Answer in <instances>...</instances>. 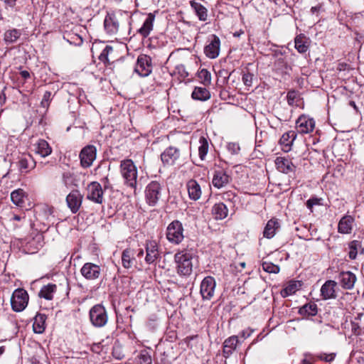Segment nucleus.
Here are the masks:
<instances>
[{
	"instance_id": "nucleus-40",
	"label": "nucleus",
	"mask_w": 364,
	"mask_h": 364,
	"mask_svg": "<svg viewBox=\"0 0 364 364\" xmlns=\"http://www.w3.org/2000/svg\"><path fill=\"white\" fill-rule=\"evenodd\" d=\"M361 248V242L358 240H353L349 243V257L351 259H355L358 250Z\"/></svg>"
},
{
	"instance_id": "nucleus-31",
	"label": "nucleus",
	"mask_w": 364,
	"mask_h": 364,
	"mask_svg": "<svg viewBox=\"0 0 364 364\" xmlns=\"http://www.w3.org/2000/svg\"><path fill=\"white\" fill-rule=\"evenodd\" d=\"M228 209L223 203L215 204L212 208V214L216 220L225 218L228 216Z\"/></svg>"
},
{
	"instance_id": "nucleus-33",
	"label": "nucleus",
	"mask_w": 364,
	"mask_h": 364,
	"mask_svg": "<svg viewBox=\"0 0 364 364\" xmlns=\"http://www.w3.org/2000/svg\"><path fill=\"white\" fill-rule=\"evenodd\" d=\"M46 316L45 314H38L34 318L33 324V331L36 333H41L45 330Z\"/></svg>"
},
{
	"instance_id": "nucleus-24",
	"label": "nucleus",
	"mask_w": 364,
	"mask_h": 364,
	"mask_svg": "<svg viewBox=\"0 0 364 364\" xmlns=\"http://www.w3.org/2000/svg\"><path fill=\"white\" fill-rule=\"evenodd\" d=\"M238 343L237 336H232L225 340L223 343V355L228 358L236 349Z\"/></svg>"
},
{
	"instance_id": "nucleus-26",
	"label": "nucleus",
	"mask_w": 364,
	"mask_h": 364,
	"mask_svg": "<svg viewBox=\"0 0 364 364\" xmlns=\"http://www.w3.org/2000/svg\"><path fill=\"white\" fill-rule=\"evenodd\" d=\"M187 189L191 199L197 200L200 198L201 190L200 185L195 180H190L187 183Z\"/></svg>"
},
{
	"instance_id": "nucleus-29",
	"label": "nucleus",
	"mask_w": 364,
	"mask_h": 364,
	"mask_svg": "<svg viewBox=\"0 0 364 364\" xmlns=\"http://www.w3.org/2000/svg\"><path fill=\"white\" fill-rule=\"evenodd\" d=\"M279 223L277 221V220H274V219L269 220L267 222L266 226L264 227V229L263 231L264 237L266 238H268V239L272 238L274 236L276 231L279 229Z\"/></svg>"
},
{
	"instance_id": "nucleus-57",
	"label": "nucleus",
	"mask_w": 364,
	"mask_h": 364,
	"mask_svg": "<svg viewBox=\"0 0 364 364\" xmlns=\"http://www.w3.org/2000/svg\"><path fill=\"white\" fill-rule=\"evenodd\" d=\"M177 70H178V72H181L183 71L184 72V74H182V75H183L184 77H186L188 75V73L185 72L184 70V66L183 65H179L176 67Z\"/></svg>"
},
{
	"instance_id": "nucleus-59",
	"label": "nucleus",
	"mask_w": 364,
	"mask_h": 364,
	"mask_svg": "<svg viewBox=\"0 0 364 364\" xmlns=\"http://www.w3.org/2000/svg\"><path fill=\"white\" fill-rule=\"evenodd\" d=\"M50 96H51V92H48V91L44 93V95H43V101H48L50 97Z\"/></svg>"
},
{
	"instance_id": "nucleus-25",
	"label": "nucleus",
	"mask_w": 364,
	"mask_h": 364,
	"mask_svg": "<svg viewBox=\"0 0 364 364\" xmlns=\"http://www.w3.org/2000/svg\"><path fill=\"white\" fill-rule=\"evenodd\" d=\"M26 198V193L21 188L16 189L11 193V200L12 203L18 207H23L24 205Z\"/></svg>"
},
{
	"instance_id": "nucleus-62",
	"label": "nucleus",
	"mask_w": 364,
	"mask_h": 364,
	"mask_svg": "<svg viewBox=\"0 0 364 364\" xmlns=\"http://www.w3.org/2000/svg\"><path fill=\"white\" fill-rule=\"evenodd\" d=\"M143 255H144V251H143V250H140L139 252H138L137 256L138 257H141Z\"/></svg>"
},
{
	"instance_id": "nucleus-3",
	"label": "nucleus",
	"mask_w": 364,
	"mask_h": 364,
	"mask_svg": "<svg viewBox=\"0 0 364 364\" xmlns=\"http://www.w3.org/2000/svg\"><path fill=\"white\" fill-rule=\"evenodd\" d=\"M29 296L28 292L21 288L14 290L11 298V309L15 312L23 311L28 306Z\"/></svg>"
},
{
	"instance_id": "nucleus-14",
	"label": "nucleus",
	"mask_w": 364,
	"mask_h": 364,
	"mask_svg": "<svg viewBox=\"0 0 364 364\" xmlns=\"http://www.w3.org/2000/svg\"><path fill=\"white\" fill-rule=\"evenodd\" d=\"M82 196L77 190L72 191L66 197V203L73 213H76L82 202Z\"/></svg>"
},
{
	"instance_id": "nucleus-38",
	"label": "nucleus",
	"mask_w": 364,
	"mask_h": 364,
	"mask_svg": "<svg viewBox=\"0 0 364 364\" xmlns=\"http://www.w3.org/2000/svg\"><path fill=\"white\" fill-rule=\"evenodd\" d=\"M21 32L17 29L8 30L4 33V41L7 43H13L20 37Z\"/></svg>"
},
{
	"instance_id": "nucleus-46",
	"label": "nucleus",
	"mask_w": 364,
	"mask_h": 364,
	"mask_svg": "<svg viewBox=\"0 0 364 364\" xmlns=\"http://www.w3.org/2000/svg\"><path fill=\"white\" fill-rule=\"evenodd\" d=\"M153 24H142V26L138 29V32L143 36L146 37L153 29Z\"/></svg>"
},
{
	"instance_id": "nucleus-58",
	"label": "nucleus",
	"mask_w": 364,
	"mask_h": 364,
	"mask_svg": "<svg viewBox=\"0 0 364 364\" xmlns=\"http://www.w3.org/2000/svg\"><path fill=\"white\" fill-rule=\"evenodd\" d=\"M22 77L27 79L30 77V73L27 70H23L20 73Z\"/></svg>"
},
{
	"instance_id": "nucleus-56",
	"label": "nucleus",
	"mask_w": 364,
	"mask_h": 364,
	"mask_svg": "<svg viewBox=\"0 0 364 364\" xmlns=\"http://www.w3.org/2000/svg\"><path fill=\"white\" fill-rule=\"evenodd\" d=\"M6 95L4 91L0 92V105H3L6 102Z\"/></svg>"
},
{
	"instance_id": "nucleus-20",
	"label": "nucleus",
	"mask_w": 364,
	"mask_h": 364,
	"mask_svg": "<svg viewBox=\"0 0 364 364\" xmlns=\"http://www.w3.org/2000/svg\"><path fill=\"white\" fill-rule=\"evenodd\" d=\"M274 162L277 169L283 173L289 174L295 172L296 166L288 159L279 156L276 158Z\"/></svg>"
},
{
	"instance_id": "nucleus-17",
	"label": "nucleus",
	"mask_w": 364,
	"mask_h": 364,
	"mask_svg": "<svg viewBox=\"0 0 364 364\" xmlns=\"http://www.w3.org/2000/svg\"><path fill=\"white\" fill-rule=\"evenodd\" d=\"M337 282L333 280H327L321 287V296L323 300L336 299L337 296L336 288Z\"/></svg>"
},
{
	"instance_id": "nucleus-61",
	"label": "nucleus",
	"mask_w": 364,
	"mask_h": 364,
	"mask_svg": "<svg viewBox=\"0 0 364 364\" xmlns=\"http://www.w3.org/2000/svg\"><path fill=\"white\" fill-rule=\"evenodd\" d=\"M22 219V218L19 215H14V217H13V220H16V221H19Z\"/></svg>"
},
{
	"instance_id": "nucleus-4",
	"label": "nucleus",
	"mask_w": 364,
	"mask_h": 364,
	"mask_svg": "<svg viewBox=\"0 0 364 364\" xmlns=\"http://www.w3.org/2000/svg\"><path fill=\"white\" fill-rule=\"evenodd\" d=\"M183 227L182 223L178 220H173L166 228V238L173 244L181 243L183 238Z\"/></svg>"
},
{
	"instance_id": "nucleus-19",
	"label": "nucleus",
	"mask_w": 364,
	"mask_h": 364,
	"mask_svg": "<svg viewBox=\"0 0 364 364\" xmlns=\"http://www.w3.org/2000/svg\"><path fill=\"white\" fill-rule=\"evenodd\" d=\"M355 225V218L346 215L341 218L338 224V232L341 234H350Z\"/></svg>"
},
{
	"instance_id": "nucleus-60",
	"label": "nucleus",
	"mask_w": 364,
	"mask_h": 364,
	"mask_svg": "<svg viewBox=\"0 0 364 364\" xmlns=\"http://www.w3.org/2000/svg\"><path fill=\"white\" fill-rule=\"evenodd\" d=\"M243 33H244V31L240 29L239 31H235V33H233V36L235 37H240Z\"/></svg>"
},
{
	"instance_id": "nucleus-47",
	"label": "nucleus",
	"mask_w": 364,
	"mask_h": 364,
	"mask_svg": "<svg viewBox=\"0 0 364 364\" xmlns=\"http://www.w3.org/2000/svg\"><path fill=\"white\" fill-rule=\"evenodd\" d=\"M139 364H152L151 355L147 352H142L139 356Z\"/></svg>"
},
{
	"instance_id": "nucleus-23",
	"label": "nucleus",
	"mask_w": 364,
	"mask_h": 364,
	"mask_svg": "<svg viewBox=\"0 0 364 364\" xmlns=\"http://www.w3.org/2000/svg\"><path fill=\"white\" fill-rule=\"evenodd\" d=\"M35 166L36 161L31 155H22L19 159L18 168L22 173H28L30 169L34 168Z\"/></svg>"
},
{
	"instance_id": "nucleus-44",
	"label": "nucleus",
	"mask_w": 364,
	"mask_h": 364,
	"mask_svg": "<svg viewBox=\"0 0 364 364\" xmlns=\"http://www.w3.org/2000/svg\"><path fill=\"white\" fill-rule=\"evenodd\" d=\"M287 98V102L289 105L298 106L297 102L299 101V95L294 90L288 92Z\"/></svg>"
},
{
	"instance_id": "nucleus-45",
	"label": "nucleus",
	"mask_w": 364,
	"mask_h": 364,
	"mask_svg": "<svg viewBox=\"0 0 364 364\" xmlns=\"http://www.w3.org/2000/svg\"><path fill=\"white\" fill-rule=\"evenodd\" d=\"M62 181L65 187L69 188L73 184V175L70 172H64L62 176Z\"/></svg>"
},
{
	"instance_id": "nucleus-8",
	"label": "nucleus",
	"mask_w": 364,
	"mask_h": 364,
	"mask_svg": "<svg viewBox=\"0 0 364 364\" xmlns=\"http://www.w3.org/2000/svg\"><path fill=\"white\" fill-rule=\"evenodd\" d=\"M87 199L98 204L104 200V193L101 185L96 181L90 183L87 188Z\"/></svg>"
},
{
	"instance_id": "nucleus-42",
	"label": "nucleus",
	"mask_w": 364,
	"mask_h": 364,
	"mask_svg": "<svg viewBox=\"0 0 364 364\" xmlns=\"http://www.w3.org/2000/svg\"><path fill=\"white\" fill-rule=\"evenodd\" d=\"M300 284L296 282H291L283 290L284 296L294 294L299 288Z\"/></svg>"
},
{
	"instance_id": "nucleus-50",
	"label": "nucleus",
	"mask_w": 364,
	"mask_h": 364,
	"mask_svg": "<svg viewBox=\"0 0 364 364\" xmlns=\"http://www.w3.org/2000/svg\"><path fill=\"white\" fill-rule=\"evenodd\" d=\"M335 357H336V353H322L318 356V358L321 360H324L326 362L333 361L334 360Z\"/></svg>"
},
{
	"instance_id": "nucleus-28",
	"label": "nucleus",
	"mask_w": 364,
	"mask_h": 364,
	"mask_svg": "<svg viewBox=\"0 0 364 364\" xmlns=\"http://www.w3.org/2000/svg\"><path fill=\"white\" fill-rule=\"evenodd\" d=\"M210 97V91L202 87H196L191 94V97L193 100L199 101H207Z\"/></svg>"
},
{
	"instance_id": "nucleus-10",
	"label": "nucleus",
	"mask_w": 364,
	"mask_h": 364,
	"mask_svg": "<svg viewBox=\"0 0 364 364\" xmlns=\"http://www.w3.org/2000/svg\"><path fill=\"white\" fill-rule=\"evenodd\" d=\"M315 128V121L313 118L301 115L296 121V132L301 134H309Z\"/></svg>"
},
{
	"instance_id": "nucleus-15",
	"label": "nucleus",
	"mask_w": 364,
	"mask_h": 364,
	"mask_svg": "<svg viewBox=\"0 0 364 364\" xmlns=\"http://www.w3.org/2000/svg\"><path fill=\"white\" fill-rule=\"evenodd\" d=\"M338 280L343 289L350 290L354 287L357 278L354 273L350 271H346L341 272L338 274Z\"/></svg>"
},
{
	"instance_id": "nucleus-35",
	"label": "nucleus",
	"mask_w": 364,
	"mask_h": 364,
	"mask_svg": "<svg viewBox=\"0 0 364 364\" xmlns=\"http://www.w3.org/2000/svg\"><path fill=\"white\" fill-rule=\"evenodd\" d=\"M295 48L300 53H304L307 51L309 46L306 42V36L304 34H299L294 39Z\"/></svg>"
},
{
	"instance_id": "nucleus-18",
	"label": "nucleus",
	"mask_w": 364,
	"mask_h": 364,
	"mask_svg": "<svg viewBox=\"0 0 364 364\" xmlns=\"http://www.w3.org/2000/svg\"><path fill=\"white\" fill-rule=\"evenodd\" d=\"M179 157V149L173 146H169L166 148L164 150V151L161 154V159L162 162L164 163V164L167 166L173 165Z\"/></svg>"
},
{
	"instance_id": "nucleus-2",
	"label": "nucleus",
	"mask_w": 364,
	"mask_h": 364,
	"mask_svg": "<svg viewBox=\"0 0 364 364\" xmlns=\"http://www.w3.org/2000/svg\"><path fill=\"white\" fill-rule=\"evenodd\" d=\"M193 255L186 250L175 254L174 260L176 264L177 273L181 276H189L193 270Z\"/></svg>"
},
{
	"instance_id": "nucleus-11",
	"label": "nucleus",
	"mask_w": 364,
	"mask_h": 364,
	"mask_svg": "<svg viewBox=\"0 0 364 364\" xmlns=\"http://www.w3.org/2000/svg\"><path fill=\"white\" fill-rule=\"evenodd\" d=\"M151 59L146 55H140L137 58L135 72L142 77L148 76L151 72Z\"/></svg>"
},
{
	"instance_id": "nucleus-6",
	"label": "nucleus",
	"mask_w": 364,
	"mask_h": 364,
	"mask_svg": "<svg viewBox=\"0 0 364 364\" xmlns=\"http://www.w3.org/2000/svg\"><path fill=\"white\" fill-rule=\"evenodd\" d=\"M90 319L95 327L104 326L108 320L105 308L101 304H96L90 310Z\"/></svg>"
},
{
	"instance_id": "nucleus-22",
	"label": "nucleus",
	"mask_w": 364,
	"mask_h": 364,
	"mask_svg": "<svg viewBox=\"0 0 364 364\" xmlns=\"http://www.w3.org/2000/svg\"><path fill=\"white\" fill-rule=\"evenodd\" d=\"M145 260L148 264L154 263L159 257L158 245L155 241H149L146 245Z\"/></svg>"
},
{
	"instance_id": "nucleus-64",
	"label": "nucleus",
	"mask_w": 364,
	"mask_h": 364,
	"mask_svg": "<svg viewBox=\"0 0 364 364\" xmlns=\"http://www.w3.org/2000/svg\"><path fill=\"white\" fill-rule=\"evenodd\" d=\"M304 364H310L306 360H303Z\"/></svg>"
},
{
	"instance_id": "nucleus-30",
	"label": "nucleus",
	"mask_w": 364,
	"mask_h": 364,
	"mask_svg": "<svg viewBox=\"0 0 364 364\" xmlns=\"http://www.w3.org/2000/svg\"><path fill=\"white\" fill-rule=\"evenodd\" d=\"M134 252L133 250L127 248L125 249L122 253V264L126 269L131 268L135 260Z\"/></svg>"
},
{
	"instance_id": "nucleus-16",
	"label": "nucleus",
	"mask_w": 364,
	"mask_h": 364,
	"mask_svg": "<svg viewBox=\"0 0 364 364\" xmlns=\"http://www.w3.org/2000/svg\"><path fill=\"white\" fill-rule=\"evenodd\" d=\"M80 272L85 279L93 280L99 278L101 269L100 266L95 264L87 262L81 268Z\"/></svg>"
},
{
	"instance_id": "nucleus-12",
	"label": "nucleus",
	"mask_w": 364,
	"mask_h": 364,
	"mask_svg": "<svg viewBox=\"0 0 364 364\" xmlns=\"http://www.w3.org/2000/svg\"><path fill=\"white\" fill-rule=\"evenodd\" d=\"M220 48V38L215 35H211L208 38V44L204 48V53L208 58L214 59L219 55Z\"/></svg>"
},
{
	"instance_id": "nucleus-7",
	"label": "nucleus",
	"mask_w": 364,
	"mask_h": 364,
	"mask_svg": "<svg viewBox=\"0 0 364 364\" xmlns=\"http://www.w3.org/2000/svg\"><path fill=\"white\" fill-rule=\"evenodd\" d=\"M97 149L93 145H87L80 153V164L83 168L90 167L96 159Z\"/></svg>"
},
{
	"instance_id": "nucleus-51",
	"label": "nucleus",
	"mask_w": 364,
	"mask_h": 364,
	"mask_svg": "<svg viewBox=\"0 0 364 364\" xmlns=\"http://www.w3.org/2000/svg\"><path fill=\"white\" fill-rule=\"evenodd\" d=\"M252 80H253V75L250 73H245L242 75V81H243V83L246 86H248V87L252 86Z\"/></svg>"
},
{
	"instance_id": "nucleus-27",
	"label": "nucleus",
	"mask_w": 364,
	"mask_h": 364,
	"mask_svg": "<svg viewBox=\"0 0 364 364\" xmlns=\"http://www.w3.org/2000/svg\"><path fill=\"white\" fill-rule=\"evenodd\" d=\"M35 151L39 154L41 157H46L49 156L52 152V149L49 144L44 139H39L35 145Z\"/></svg>"
},
{
	"instance_id": "nucleus-37",
	"label": "nucleus",
	"mask_w": 364,
	"mask_h": 364,
	"mask_svg": "<svg viewBox=\"0 0 364 364\" xmlns=\"http://www.w3.org/2000/svg\"><path fill=\"white\" fill-rule=\"evenodd\" d=\"M198 77L200 82L205 86H208L211 84V74L205 68L200 69L198 72Z\"/></svg>"
},
{
	"instance_id": "nucleus-55",
	"label": "nucleus",
	"mask_w": 364,
	"mask_h": 364,
	"mask_svg": "<svg viewBox=\"0 0 364 364\" xmlns=\"http://www.w3.org/2000/svg\"><path fill=\"white\" fill-rule=\"evenodd\" d=\"M154 21V15L152 14H149L146 18L144 20V23H153Z\"/></svg>"
},
{
	"instance_id": "nucleus-52",
	"label": "nucleus",
	"mask_w": 364,
	"mask_h": 364,
	"mask_svg": "<svg viewBox=\"0 0 364 364\" xmlns=\"http://www.w3.org/2000/svg\"><path fill=\"white\" fill-rule=\"evenodd\" d=\"M320 199L317 198H312L306 201V206L309 210H312L314 205H319Z\"/></svg>"
},
{
	"instance_id": "nucleus-34",
	"label": "nucleus",
	"mask_w": 364,
	"mask_h": 364,
	"mask_svg": "<svg viewBox=\"0 0 364 364\" xmlns=\"http://www.w3.org/2000/svg\"><path fill=\"white\" fill-rule=\"evenodd\" d=\"M192 9L198 16L200 21H205L207 18V9L200 3L195 1H190Z\"/></svg>"
},
{
	"instance_id": "nucleus-36",
	"label": "nucleus",
	"mask_w": 364,
	"mask_h": 364,
	"mask_svg": "<svg viewBox=\"0 0 364 364\" xmlns=\"http://www.w3.org/2000/svg\"><path fill=\"white\" fill-rule=\"evenodd\" d=\"M317 312V305L314 303H308L301 307L299 310V313L304 316H315Z\"/></svg>"
},
{
	"instance_id": "nucleus-54",
	"label": "nucleus",
	"mask_w": 364,
	"mask_h": 364,
	"mask_svg": "<svg viewBox=\"0 0 364 364\" xmlns=\"http://www.w3.org/2000/svg\"><path fill=\"white\" fill-rule=\"evenodd\" d=\"M6 7L14 8L17 0H3Z\"/></svg>"
},
{
	"instance_id": "nucleus-39",
	"label": "nucleus",
	"mask_w": 364,
	"mask_h": 364,
	"mask_svg": "<svg viewBox=\"0 0 364 364\" xmlns=\"http://www.w3.org/2000/svg\"><path fill=\"white\" fill-rule=\"evenodd\" d=\"M200 146L198 147V154L201 160H204L208 151V141L204 136L199 139Z\"/></svg>"
},
{
	"instance_id": "nucleus-43",
	"label": "nucleus",
	"mask_w": 364,
	"mask_h": 364,
	"mask_svg": "<svg viewBox=\"0 0 364 364\" xmlns=\"http://www.w3.org/2000/svg\"><path fill=\"white\" fill-rule=\"evenodd\" d=\"M262 269L264 271L269 272V273H278L279 272V266L268 262H262Z\"/></svg>"
},
{
	"instance_id": "nucleus-32",
	"label": "nucleus",
	"mask_w": 364,
	"mask_h": 364,
	"mask_svg": "<svg viewBox=\"0 0 364 364\" xmlns=\"http://www.w3.org/2000/svg\"><path fill=\"white\" fill-rule=\"evenodd\" d=\"M57 286L54 284H48L43 286L38 293L41 298H44L46 300H52L53 294L55 293Z\"/></svg>"
},
{
	"instance_id": "nucleus-41",
	"label": "nucleus",
	"mask_w": 364,
	"mask_h": 364,
	"mask_svg": "<svg viewBox=\"0 0 364 364\" xmlns=\"http://www.w3.org/2000/svg\"><path fill=\"white\" fill-rule=\"evenodd\" d=\"M114 51L113 47L109 45H107L105 48L102 50V53L99 56V59L103 62L104 63H109V56L112 55Z\"/></svg>"
},
{
	"instance_id": "nucleus-21",
	"label": "nucleus",
	"mask_w": 364,
	"mask_h": 364,
	"mask_svg": "<svg viewBox=\"0 0 364 364\" xmlns=\"http://www.w3.org/2000/svg\"><path fill=\"white\" fill-rule=\"evenodd\" d=\"M296 136V132L293 130L284 133L279 139V144L282 146V151L289 152L291 149V146Z\"/></svg>"
},
{
	"instance_id": "nucleus-5",
	"label": "nucleus",
	"mask_w": 364,
	"mask_h": 364,
	"mask_svg": "<svg viewBox=\"0 0 364 364\" xmlns=\"http://www.w3.org/2000/svg\"><path fill=\"white\" fill-rule=\"evenodd\" d=\"M162 186L156 181H151L145 189V198L150 206H155L161 196Z\"/></svg>"
},
{
	"instance_id": "nucleus-53",
	"label": "nucleus",
	"mask_w": 364,
	"mask_h": 364,
	"mask_svg": "<svg viewBox=\"0 0 364 364\" xmlns=\"http://www.w3.org/2000/svg\"><path fill=\"white\" fill-rule=\"evenodd\" d=\"M254 330L251 328H247L241 331L240 336L243 338H249L252 333H253Z\"/></svg>"
},
{
	"instance_id": "nucleus-1",
	"label": "nucleus",
	"mask_w": 364,
	"mask_h": 364,
	"mask_svg": "<svg viewBox=\"0 0 364 364\" xmlns=\"http://www.w3.org/2000/svg\"><path fill=\"white\" fill-rule=\"evenodd\" d=\"M120 173L124 184L131 188L136 189L137 184V168L132 160L124 159L120 163Z\"/></svg>"
},
{
	"instance_id": "nucleus-63",
	"label": "nucleus",
	"mask_w": 364,
	"mask_h": 364,
	"mask_svg": "<svg viewBox=\"0 0 364 364\" xmlns=\"http://www.w3.org/2000/svg\"><path fill=\"white\" fill-rule=\"evenodd\" d=\"M5 348L4 346L0 347V355L4 352Z\"/></svg>"
},
{
	"instance_id": "nucleus-49",
	"label": "nucleus",
	"mask_w": 364,
	"mask_h": 364,
	"mask_svg": "<svg viewBox=\"0 0 364 364\" xmlns=\"http://www.w3.org/2000/svg\"><path fill=\"white\" fill-rule=\"evenodd\" d=\"M104 28L108 34L112 35L117 32L118 24H104Z\"/></svg>"
},
{
	"instance_id": "nucleus-13",
	"label": "nucleus",
	"mask_w": 364,
	"mask_h": 364,
	"mask_svg": "<svg viewBox=\"0 0 364 364\" xmlns=\"http://www.w3.org/2000/svg\"><path fill=\"white\" fill-rule=\"evenodd\" d=\"M231 181V176L227 171L223 168L215 169L213 173L212 183L214 187L221 188L228 185Z\"/></svg>"
},
{
	"instance_id": "nucleus-48",
	"label": "nucleus",
	"mask_w": 364,
	"mask_h": 364,
	"mask_svg": "<svg viewBox=\"0 0 364 364\" xmlns=\"http://www.w3.org/2000/svg\"><path fill=\"white\" fill-rule=\"evenodd\" d=\"M227 149L231 154H237L240 148L238 144L230 142L227 144Z\"/></svg>"
},
{
	"instance_id": "nucleus-9",
	"label": "nucleus",
	"mask_w": 364,
	"mask_h": 364,
	"mask_svg": "<svg viewBox=\"0 0 364 364\" xmlns=\"http://www.w3.org/2000/svg\"><path fill=\"white\" fill-rule=\"evenodd\" d=\"M216 282L213 277H205L201 282L200 293L202 298L205 300H210L214 296Z\"/></svg>"
}]
</instances>
